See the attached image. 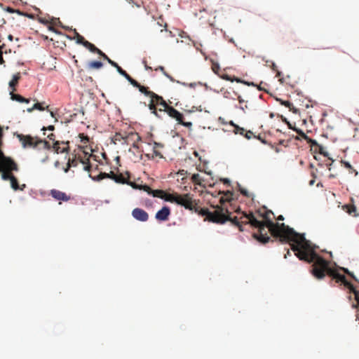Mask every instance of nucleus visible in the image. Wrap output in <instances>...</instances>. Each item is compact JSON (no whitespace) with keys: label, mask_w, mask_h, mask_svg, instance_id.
Returning <instances> with one entry per match:
<instances>
[{"label":"nucleus","mask_w":359,"mask_h":359,"mask_svg":"<svg viewBox=\"0 0 359 359\" xmlns=\"http://www.w3.org/2000/svg\"><path fill=\"white\" fill-rule=\"evenodd\" d=\"M270 215H273V212L266 210L262 215L264 221H259L252 212L249 213L248 217L250 220L248 222H250L251 226L257 228L259 232V233H253V238L262 244L267 243L271 241V238L268 236V232L266 230V229H268L271 236L278 239L280 243H290L292 250L294 252L296 255L308 240L306 239L304 234L297 233L292 228L284 223H274L271 220Z\"/></svg>","instance_id":"obj_1"},{"label":"nucleus","mask_w":359,"mask_h":359,"mask_svg":"<svg viewBox=\"0 0 359 359\" xmlns=\"http://www.w3.org/2000/svg\"><path fill=\"white\" fill-rule=\"evenodd\" d=\"M296 256L300 260L313 263L311 273L318 279L323 278L326 274L334 279L337 283H342L346 279L344 275L330 267L328 261L316 252V247L309 241L302 247Z\"/></svg>","instance_id":"obj_2"},{"label":"nucleus","mask_w":359,"mask_h":359,"mask_svg":"<svg viewBox=\"0 0 359 359\" xmlns=\"http://www.w3.org/2000/svg\"><path fill=\"white\" fill-rule=\"evenodd\" d=\"M237 213H241L242 215L238 218L237 217H231V212L227 209H224L220 206H216L213 211L202 210L201 212L203 215H206L205 219L209 222L217 224H224L227 221H230L233 225L237 226L240 231H243V226L245 224H250L248 222L250 220L248 217L249 213L241 212L240 208L236 210Z\"/></svg>","instance_id":"obj_3"},{"label":"nucleus","mask_w":359,"mask_h":359,"mask_svg":"<svg viewBox=\"0 0 359 359\" xmlns=\"http://www.w3.org/2000/svg\"><path fill=\"white\" fill-rule=\"evenodd\" d=\"M168 200L170 203H174L183 206L185 209L194 211L201 216H203L201 213L202 210H209L208 208H200L198 207L196 201L193 199L189 194H179L173 193L172 197H169Z\"/></svg>","instance_id":"obj_4"},{"label":"nucleus","mask_w":359,"mask_h":359,"mask_svg":"<svg viewBox=\"0 0 359 359\" xmlns=\"http://www.w3.org/2000/svg\"><path fill=\"white\" fill-rule=\"evenodd\" d=\"M151 113L158 118H162L160 113H165L170 107L161 96L156 94L148 104Z\"/></svg>","instance_id":"obj_5"},{"label":"nucleus","mask_w":359,"mask_h":359,"mask_svg":"<svg viewBox=\"0 0 359 359\" xmlns=\"http://www.w3.org/2000/svg\"><path fill=\"white\" fill-rule=\"evenodd\" d=\"M79 163L84 165L83 169L85 170L88 172L90 170L91 165L89 163V159L88 158H83L81 153L76 152V151L74 150L72 154V158H69L67 163L69 164V167H76Z\"/></svg>","instance_id":"obj_6"},{"label":"nucleus","mask_w":359,"mask_h":359,"mask_svg":"<svg viewBox=\"0 0 359 359\" xmlns=\"http://www.w3.org/2000/svg\"><path fill=\"white\" fill-rule=\"evenodd\" d=\"M1 170H6L11 172L12 171H18V166L11 158L4 157L1 163H0V171H1Z\"/></svg>","instance_id":"obj_7"},{"label":"nucleus","mask_w":359,"mask_h":359,"mask_svg":"<svg viewBox=\"0 0 359 359\" xmlns=\"http://www.w3.org/2000/svg\"><path fill=\"white\" fill-rule=\"evenodd\" d=\"M18 137L24 147H36L38 146V137L23 135H19Z\"/></svg>","instance_id":"obj_8"},{"label":"nucleus","mask_w":359,"mask_h":359,"mask_svg":"<svg viewBox=\"0 0 359 359\" xmlns=\"http://www.w3.org/2000/svg\"><path fill=\"white\" fill-rule=\"evenodd\" d=\"M69 141H55L53 149L57 154L67 152L69 149Z\"/></svg>","instance_id":"obj_9"},{"label":"nucleus","mask_w":359,"mask_h":359,"mask_svg":"<svg viewBox=\"0 0 359 359\" xmlns=\"http://www.w3.org/2000/svg\"><path fill=\"white\" fill-rule=\"evenodd\" d=\"M132 215L135 219L141 222H146L149 219L148 213L143 209L138 208L133 210Z\"/></svg>","instance_id":"obj_10"},{"label":"nucleus","mask_w":359,"mask_h":359,"mask_svg":"<svg viewBox=\"0 0 359 359\" xmlns=\"http://www.w3.org/2000/svg\"><path fill=\"white\" fill-rule=\"evenodd\" d=\"M170 215V209L168 206L163 207L156 213V219L158 221H166Z\"/></svg>","instance_id":"obj_11"},{"label":"nucleus","mask_w":359,"mask_h":359,"mask_svg":"<svg viewBox=\"0 0 359 359\" xmlns=\"http://www.w3.org/2000/svg\"><path fill=\"white\" fill-rule=\"evenodd\" d=\"M50 195L57 201H68L70 200V196L67 195L65 192L57 189L50 190Z\"/></svg>","instance_id":"obj_12"},{"label":"nucleus","mask_w":359,"mask_h":359,"mask_svg":"<svg viewBox=\"0 0 359 359\" xmlns=\"http://www.w3.org/2000/svg\"><path fill=\"white\" fill-rule=\"evenodd\" d=\"M165 112L168 114L169 116L175 118L177 122L180 121L181 118H183L182 114H181L179 111L171 106L168 107Z\"/></svg>","instance_id":"obj_13"},{"label":"nucleus","mask_w":359,"mask_h":359,"mask_svg":"<svg viewBox=\"0 0 359 359\" xmlns=\"http://www.w3.org/2000/svg\"><path fill=\"white\" fill-rule=\"evenodd\" d=\"M154 197H158L169 202L168 198L172 197V194L166 193L163 190H152L151 194Z\"/></svg>","instance_id":"obj_14"},{"label":"nucleus","mask_w":359,"mask_h":359,"mask_svg":"<svg viewBox=\"0 0 359 359\" xmlns=\"http://www.w3.org/2000/svg\"><path fill=\"white\" fill-rule=\"evenodd\" d=\"M218 76L220 78H222V79H224L226 81H231V82L235 81H236L238 83H243L246 84L248 86H255V84L253 83H250V82H247V81H242L241 79H238V78L232 79L231 77V76H229L228 74H219V75H218Z\"/></svg>","instance_id":"obj_15"},{"label":"nucleus","mask_w":359,"mask_h":359,"mask_svg":"<svg viewBox=\"0 0 359 359\" xmlns=\"http://www.w3.org/2000/svg\"><path fill=\"white\" fill-rule=\"evenodd\" d=\"M91 151L92 149L89 148L88 146H79L77 152L81 153L83 158H88L90 160Z\"/></svg>","instance_id":"obj_16"},{"label":"nucleus","mask_w":359,"mask_h":359,"mask_svg":"<svg viewBox=\"0 0 359 359\" xmlns=\"http://www.w3.org/2000/svg\"><path fill=\"white\" fill-rule=\"evenodd\" d=\"M114 175V172H110L109 173L106 172H100L97 177H92L90 175H89L95 181H100L105 178H111Z\"/></svg>","instance_id":"obj_17"},{"label":"nucleus","mask_w":359,"mask_h":359,"mask_svg":"<svg viewBox=\"0 0 359 359\" xmlns=\"http://www.w3.org/2000/svg\"><path fill=\"white\" fill-rule=\"evenodd\" d=\"M10 182L12 189H14L15 191L18 189L23 190L25 187V184H22L21 187L19 186L18 180L14 175L11 177V178L10 179Z\"/></svg>","instance_id":"obj_18"},{"label":"nucleus","mask_w":359,"mask_h":359,"mask_svg":"<svg viewBox=\"0 0 359 359\" xmlns=\"http://www.w3.org/2000/svg\"><path fill=\"white\" fill-rule=\"evenodd\" d=\"M137 88L139 89V90L142 93H143L145 95L149 97L150 100H151L155 96V95H156L155 93H154L153 91L149 90L148 87H145V86L140 85V86Z\"/></svg>","instance_id":"obj_19"},{"label":"nucleus","mask_w":359,"mask_h":359,"mask_svg":"<svg viewBox=\"0 0 359 359\" xmlns=\"http://www.w3.org/2000/svg\"><path fill=\"white\" fill-rule=\"evenodd\" d=\"M20 77V73L13 75L12 80L9 82V87L12 88V91L15 90V86L18 85Z\"/></svg>","instance_id":"obj_20"},{"label":"nucleus","mask_w":359,"mask_h":359,"mask_svg":"<svg viewBox=\"0 0 359 359\" xmlns=\"http://www.w3.org/2000/svg\"><path fill=\"white\" fill-rule=\"evenodd\" d=\"M191 182L194 184H197V185H199V186H201V187H204L203 182V180L202 179V177H201V175L198 173L196 174H194L192 176H191Z\"/></svg>","instance_id":"obj_21"},{"label":"nucleus","mask_w":359,"mask_h":359,"mask_svg":"<svg viewBox=\"0 0 359 359\" xmlns=\"http://www.w3.org/2000/svg\"><path fill=\"white\" fill-rule=\"evenodd\" d=\"M112 180H114L116 182L122 183V184H130L128 181V179L123 176V174L116 175L112 177Z\"/></svg>","instance_id":"obj_22"},{"label":"nucleus","mask_w":359,"mask_h":359,"mask_svg":"<svg viewBox=\"0 0 359 359\" xmlns=\"http://www.w3.org/2000/svg\"><path fill=\"white\" fill-rule=\"evenodd\" d=\"M111 66L114 67L117 72L121 74L123 76H125L126 74H127V72L123 70L116 62H115L114 61L111 60H109V62H108Z\"/></svg>","instance_id":"obj_23"},{"label":"nucleus","mask_w":359,"mask_h":359,"mask_svg":"<svg viewBox=\"0 0 359 359\" xmlns=\"http://www.w3.org/2000/svg\"><path fill=\"white\" fill-rule=\"evenodd\" d=\"M341 163L348 170L349 173H354L355 175H358V172L350 164L349 162L345 161H341Z\"/></svg>","instance_id":"obj_24"},{"label":"nucleus","mask_w":359,"mask_h":359,"mask_svg":"<svg viewBox=\"0 0 359 359\" xmlns=\"http://www.w3.org/2000/svg\"><path fill=\"white\" fill-rule=\"evenodd\" d=\"M311 142L312 145H316L317 148L318 149L319 153L320 154H323L325 156H328V153L325 151V149L324 147H323L320 144H318L316 140H311Z\"/></svg>","instance_id":"obj_25"},{"label":"nucleus","mask_w":359,"mask_h":359,"mask_svg":"<svg viewBox=\"0 0 359 359\" xmlns=\"http://www.w3.org/2000/svg\"><path fill=\"white\" fill-rule=\"evenodd\" d=\"M231 124L233 126V131L235 134H239L241 135H244V134L246 131L245 129L234 124L232 121H231Z\"/></svg>","instance_id":"obj_26"},{"label":"nucleus","mask_w":359,"mask_h":359,"mask_svg":"<svg viewBox=\"0 0 359 359\" xmlns=\"http://www.w3.org/2000/svg\"><path fill=\"white\" fill-rule=\"evenodd\" d=\"M344 209L346 210V212L351 215L356 216V208L353 205H346L344 206Z\"/></svg>","instance_id":"obj_27"},{"label":"nucleus","mask_w":359,"mask_h":359,"mask_svg":"<svg viewBox=\"0 0 359 359\" xmlns=\"http://www.w3.org/2000/svg\"><path fill=\"white\" fill-rule=\"evenodd\" d=\"M89 69H100L103 64L100 61H92L88 65Z\"/></svg>","instance_id":"obj_28"},{"label":"nucleus","mask_w":359,"mask_h":359,"mask_svg":"<svg viewBox=\"0 0 359 359\" xmlns=\"http://www.w3.org/2000/svg\"><path fill=\"white\" fill-rule=\"evenodd\" d=\"M10 95H11V98L13 100H15V101L19 102H23L24 101H25V98L24 97H22V96H21L20 95H18V94H15L14 91H11L10 93Z\"/></svg>","instance_id":"obj_29"},{"label":"nucleus","mask_w":359,"mask_h":359,"mask_svg":"<svg viewBox=\"0 0 359 359\" xmlns=\"http://www.w3.org/2000/svg\"><path fill=\"white\" fill-rule=\"evenodd\" d=\"M74 38L76 40L77 43L82 44L83 46L84 45V43L86 41V40L84 39V37L82 36L81 35H80L76 31V29H74Z\"/></svg>","instance_id":"obj_30"},{"label":"nucleus","mask_w":359,"mask_h":359,"mask_svg":"<svg viewBox=\"0 0 359 359\" xmlns=\"http://www.w3.org/2000/svg\"><path fill=\"white\" fill-rule=\"evenodd\" d=\"M211 62H212L211 69H212V72L215 74L219 75V72H220L219 65L218 64V62H215L214 60H211Z\"/></svg>","instance_id":"obj_31"},{"label":"nucleus","mask_w":359,"mask_h":359,"mask_svg":"<svg viewBox=\"0 0 359 359\" xmlns=\"http://www.w3.org/2000/svg\"><path fill=\"white\" fill-rule=\"evenodd\" d=\"M84 47H86V48H88L90 52L92 53H95V51L97 50V48L93 43H91L90 42L86 41L85 43H84V45H83Z\"/></svg>","instance_id":"obj_32"},{"label":"nucleus","mask_w":359,"mask_h":359,"mask_svg":"<svg viewBox=\"0 0 359 359\" xmlns=\"http://www.w3.org/2000/svg\"><path fill=\"white\" fill-rule=\"evenodd\" d=\"M129 82L131 85H133L134 87H136V88H138L140 86V83L135 81V79H133L128 73L126 74V76H124Z\"/></svg>","instance_id":"obj_33"},{"label":"nucleus","mask_w":359,"mask_h":359,"mask_svg":"<svg viewBox=\"0 0 359 359\" xmlns=\"http://www.w3.org/2000/svg\"><path fill=\"white\" fill-rule=\"evenodd\" d=\"M42 144L44 149L50 150L51 148H53V146L50 144V143L46 141V140H38V145Z\"/></svg>","instance_id":"obj_34"},{"label":"nucleus","mask_w":359,"mask_h":359,"mask_svg":"<svg viewBox=\"0 0 359 359\" xmlns=\"http://www.w3.org/2000/svg\"><path fill=\"white\" fill-rule=\"evenodd\" d=\"M3 172H2V174H1V178L4 180H10V179L11 178V177L13 175L11 172L6 170H1Z\"/></svg>","instance_id":"obj_35"},{"label":"nucleus","mask_w":359,"mask_h":359,"mask_svg":"<svg viewBox=\"0 0 359 359\" xmlns=\"http://www.w3.org/2000/svg\"><path fill=\"white\" fill-rule=\"evenodd\" d=\"M34 109L43 111L44 107H42L41 103L37 102V103L34 104L32 108L27 109V111L32 112Z\"/></svg>","instance_id":"obj_36"},{"label":"nucleus","mask_w":359,"mask_h":359,"mask_svg":"<svg viewBox=\"0 0 359 359\" xmlns=\"http://www.w3.org/2000/svg\"><path fill=\"white\" fill-rule=\"evenodd\" d=\"M161 71L166 77H168L170 81H174L173 78L169 75L165 71V68L163 66H158L155 69V71Z\"/></svg>","instance_id":"obj_37"},{"label":"nucleus","mask_w":359,"mask_h":359,"mask_svg":"<svg viewBox=\"0 0 359 359\" xmlns=\"http://www.w3.org/2000/svg\"><path fill=\"white\" fill-rule=\"evenodd\" d=\"M340 270H341L343 272H344L345 273H346L347 275H348L349 276H351L353 280H355V281H357V278L356 277L354 276V274L351 272L348 269L346 268H344V267H340L339 268Z\"/></svg>","instance_id":"obj_38"},{"label":"nucleus","mask_w":359,"mask_h":359,"mask_svg":"<svg viewBox=\"0 0 359 359\" xmlns=\"http://www.w3.org/2000/svg\"><path fill=\"white\" fill-rule=\"evenodd\" d=\"M342 283V284H343V285H344L346 288H348V289L350 290V292H351V290H353V288H354V286H353V285L350 282H348V281L346 280V278L345 279V280L342 281V283Z\"/></svg>","instance_id":"obj_39"},{"label":"nucleus","mask_w":359,"mask_h":359,"mask_svg":"<svg viewBox=\"0 0 359 359\" xmlns=\"http://www.w3.org/2000/svg\"><path fill=\"white\" fill-rule=\"evenodd\" d=\"M6 11H8V13H17L20 15H25V14L22 13L19 10H15L14 8H13L11 7H7L6 8Z\"/></svg>","instance_id":"obj_40"},{"label":"nucleus","mask_w":359,"mask_h":359,"mask_svg":"<svg viewBox=\"0 0 359 359\" xmlns=\"http://www.w3.org/2000/svg\"><path fill=\"white\" fill-rule=\"evenodd\" d=\"M79 136L82 143L87 144L89 142V137L87 135H85L83 133H80Z\"/></svg>","instance_id":"obj_41"},{"label":"nucleus","mask_w":359,"mask_h":359,"mask_svg":"<svg viewBox=\"0 0 359 359\" xmlns=\"http://www.w3.org/2000/svg\"><path fill=\"white\" fill-rule=\"evenodd\" d=\"M280 104L287 108L290 109V110H291V107H292V103H291L290 101L288 100H279Z\"/></svg>","instance_id":"obj_42"},{"label":"nucleus","mask_w":359,"mask_h":359,"mask_svg":"<svg viewBox=\"0 0 359 359\" xmlns=\"http://www.w3.org/2000/svg\"><path fill=\"white\" fill-rule=\"evenodd\" d=\"M95 53H97L98 55H101L104 60H106L107 62H109V60H111L105 53H104L101 50L97 48V50L95 51Z\"/></svg>","instance_id":"obj_43"},{"label":"nucleus","mask_w":359,"mask_h":359,"mask_svg":"<svg viewBox=\"0 0 359 359\" xmlns=\"http://www.w3.org/2000/svg\"><path fill=\"white\" fill-rule=\"evenodd\" d=\"M294 131L297 132V134H299L302 138L306 140L308 138L307 135L300 129L294 128Z\"/></svg>","instance_id":"obj_44"},{"label":"nucleus","mask_w":359,"mask_h":359,"mask_svg":"<svg viewBox=\"0 0 359 359\" xmlns=\"http://www.w3.org/2000/svg\"><path fill=\"white\" fill-rule=\"evenodd\" d=\"M243 136L246 139L250 140L254 136V134L251 130H246Z\"/></svg>","instance_id":"obj_45"},{"label":"nucleus","mask_w":359,"mask_h":359,"mask_svg":"<svg viewBox=\"0 0 359 359\" xmlns=\"http://www.w3.org/2000/svg\"><path fill=\"white\" fill-rule=\"evenodd\" d=\"M178 123L185 127H187V128H190L192 126V123L191 122L183 121V118H181V121H178Z\"/></svg>","instance_id":"obj_46"},{"label":"nucleus","mask_w":359,"mask_h":359,"mask_svg":"<svg viewBox=\"0 0 359 359\" xmlns=\"http://www.w3.org/2000/svg\"><path fill=\"white\" fill-rule=\"evenodd\" d=\"M39 22L43 24V25H48L50 24V22L48 20H47L45 18H39L38 19Z\"/></svg>","instance_id":"obj_47"},{"label":"nucleus","mask_w":359,"mask_h":359,"mask_svg":"<svg viewBox=\"0 0 359 359\" xmlns=\"http://www.w3.org/2000/svg\"><path fill=\"white\" fill-rule=\"evenodd\" d=\"M142 189L147 191L149 194H151L152 189L147 185H144L142 187Z\"/></svg>","instance_id":"obj_48"},{"label":"nucleus","mask_w":359,"mask_h":359,"mask_svg":"<svg viewBox=\"0 0 359 359\" xmlns=\"http://www.w3.org/2000/svg\"><path fill=\"white\" fill-rule=\"evenodd\" d=\"M351 292L353 293V294L355 295V300H358L359 291L354 287L353 290L351 291Z\"/></svg>","instance_id":"obj_49"},{"label":"nucleus","mask_w":359,"mask_h":359,"mask_svg":"<svg viewBox=\"0 0 359 359\" xmlns=\"http://www.w3.org/2000/svg\"><path fill=\"white\" fill-rule=\"evenodd\" d=\"M187 174H188V172L187 170H180L177 172V175H180L182 176H187Z\"/></svg>","instance_id":"obj_50"},{"label":"nucleus","mask_w":359,"mask_h":359,"mask_svg":"<svg viewBox=\"0 0 359 359\" xmlns=\"http://www.w3.org/2000/svg\"><path fill=\"white\" fill-rule=\"evenodd\" d=\"M41 130H51V131H53V130H55V127H54V126H52V125H51V126H48L47 128H46V127H43Z\"/></svg>","instance_id":"obj_51"},{"label":"nucleus","mask_w":359,"mask_h":359,"mask_svg":"<svg viewBox=\"0 0 359 359\" xmlns=\"http://www.w3.org/2000/svg\"><path fill=\"white\" fill-rule=\"evenodd\" d=\"M48 138L50 140H53L54 142H55V135L53 134V133H51L50 135H48Z\"/></svg>","instance_id":"obj_52"},{"label":"nucleus","mask_w":359,"mask_h":359,"mask_svg":"<svg viewBox=\"0 0 359 359\" xmlns=\"http://www.w3.org/2000/svg\"><path fill=\"white\" fill-rule=\"evenodd\" d=\"M4 62H4V58H3V52L1 51L0 53V64L3 65V64H4Z\"/></svg>","instance_id":"obj_53"},{"label":"nucleus","mask_w":359,"mask_h":359,"mask_svg":"<svg viewBox=\"0 0 359 359\" xmlns=\"http://www.w3.org/2000/svg\"><path fill=\"white\" fill-rule=\"evenodd\" d=\"M241 193L243 195V196H248V193L246 190L245 189H241Z\"/></svg>","instance_id":"obj_54"},{"label":"nucleus","mask_w":359,"mask_h":359,"mask_svg":"<svg viewBox=\"0 0 359 359\" xmlns=\"http://www.w3.org/2000/svg\"><path fill=\"white\" fill-rule=\"evenodd\" d=\"M6 23V20L3 18H0V27L3 26Z\"/></svg>","instance_id":"obj_55"},{"label":"nucleus","mask_w":359,"mask_h":359,"mask_svg":"<svg viewBox=\"0 0 359 359\" xmlns=\"http://www.w3.org/2000/svg\"><path fill=\"white\" fill-rule=\"evenodd\" d=\"M222 182L226 184H230V180L229 179H222Z\"/></svg>","instance_id":"obj_56"},{"label":"nucleus","mask_w":359,"mask_h":359,"mask_svg":"<svg viewBox=\"0 0 359 359\" xmlns=\"http://www.w3.org/2000/svg\"><path fill=\"white\" fill-rule=\"evenodd\" d=\"M70 168L71 167H69V164L67 163V167L65 168H64L65 172H67L69 170Z\"/></svg>","instance_id":"obj_57"},{"label":"nucleus","mask_w":359,"mask_h":359,"mask_svg":"<svg viewBox=\"0 0 359 359\" xmlns=\"http://www.w3.org/2000/svg\"><path fill=\"white\" fill-rule=\"evenodd\" d=\"M238 100L239 103H243L244 102V100H243V98L241 97V95L238 96Z\"/></svg>","instance_id":"obj_58"},{"label":"nucleus","mask_w":359,"mask_h":359,"mask_svg":"<svg viewBox=\"0 0 359 359\" xmlns=\"http://www.w3.org/2000/svg\"><path fill=\"white\" fill-rule=\"evenodd\" d=\"M277 220L278 221H283L284 220V217L283 215H279L278 217H277Z\"/></svg>","instance_id":"obj_59"},{"label":"nucleus","mask_w":359,"mask_h":359,"mask_svg":"<svg viewBox=\"0 0 359 359\" xmlns=\"http://www.w3.org/2000/svg\"><path fill=\"white\" fill-rule=\"evenodd\" d=\"M314 183H315V179H313V180H311L309 182V185H310V186H312V185H313V184H314Z\"/></svg>","instance_id":"obj_60"},{"label":"nucleus","mask_w":359,"mask_h":359,"mask_svg":"<svg viewBox=\"0 0 359 359\" xmlns=\"http://www.w3.org/2000/svg\"><path fill=\"white\" fill-rule=\"evenodd\" d=\"M329 177H330V178H334V177H336V175L330 174V175H329Z\"/></svg>","instance_id":"obj_61"},{"label":"nucleus","mask_w":359,"mask_h":359,"mask_svg":"<svg viewBox=\"0 0 359 359\" xmlns=\"http://www.w3.org/2000/svg\"><path fill=\"white\" fill-rule=\"evenodd\" d=\"M225 195H226V196H227V195H230V196H231V195H232V194H231V191H227L225 193Z\"/></svg>","instance_id":"obj_62"},{"label":"nucleus","mask_w":359,"mask_h":359,"mask_svg":"<svg viewBox=\"0 0 359 359\" xmlns=\"http://www.w3.org/2000/svg\"><path fill=\"white\" fill-rule=\"evenodd\" d=\"M48 29H49V30L55 32V29L51 26H48Z\"/></svg>","instance_id":"obj_63"},{"label":"nucleus","mask_w":359,"mask_h":359,"mask_svg":"<svg viewBox=\"0 0 359 359\" xmlns=\"http://www.w3.org/2000/svg\"><path fill=\"white\" fill-rule=\"evenodd\" d=\"M127 2H128L129 4H134V1L133 0H126Z\"/></svg>","instance_id":"obj_64"}]
</instances>
